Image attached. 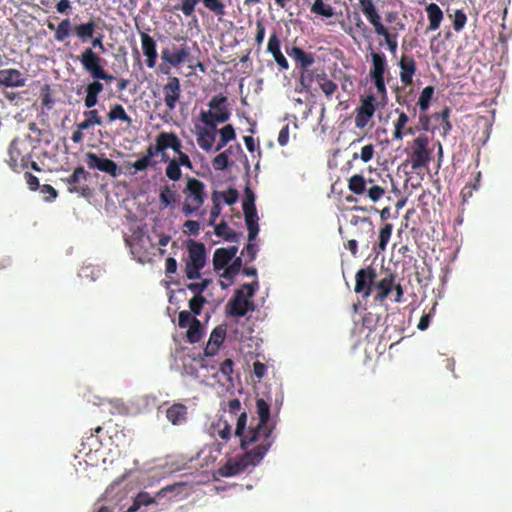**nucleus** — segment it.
<instances>
[{"mask_svg":"<svg viewBox=\"0 0 512 512\" xmlns=\"http://www.w3.org/2000/svg\"><path fill=\"white\" fill-rule=\"evenodd\" d=\"M256 413L259 421L255 425L250 424L247 427L248 416L245 410L237 419L234 436L239 437L240 446L244 450L253 444L266 445L267 443L270 449L275 443V425L270 422V404L263 398H258Z\"/></svg>","mask_w":512,"mask_h":512,"instance_id":"1","label":"nucleus"},{"mask_svg":"<svg viewBox=\"0 0 512 512\" xmlns=\"http://www.w3.org/2000/svg\"><path fill=\"white\" fill-rule=\"evenodd\" d=\"M255 446L246 451L243 455L230 458L218 469V474L222 477H233L245 472L249 467H254L261 462L269 451V444Z\"/></svg>","mask_w":512,"mask_h":512,"instance_id":"2","label":"nucleus"},{"mask_svg":"<svg viewBox=\"0 0 512 512\" xmlns=\"http://www.w3.org/2000/svg\"><path fill=\"white\" fill-rule=\"evenodd\" d=\"M183 194L185 199L182 205V212L185 216H190L198 212L205 203L207 199L206 185L199 179L186 177Z\"/></svg>","mask_w":512,"mask_h":512,"instance_id":"3","label":"nucleus"},{"mask_svg":"<svg viewBox=\"0 0 512 512\" xmlns=\"http://www.w3.org/2000/svg\"><path fill=\"white\" fill-rule=\"evenodd\" d=\"M348 189L356 195L365 194L373 203L380 201L386 194L384 186L379 185L372 178H365L361 174H355L349 178Z\"/></svg>","mask_w":512,"mask_h":512,"instance_id":"4","label":"nucleus"},{"mask_svg":"<svg viewBox=\"0 0 512 512\" xmlns=\"http://www.w3.org/2000/svg\"><path fill=\"white\" fill-rule=\"evenodd\" d=\"M186 250H188L185 266L186 276L188 279H198L201 276V270L206 265V247L201 242L188 240Z\"/></svg>","mask_w":512,"mask_h":512,"instance_id":"5","label":"nucleus"},{"mask_svg":"<svg viewBox=\"0 0 512 512\" xmlns=\"http://www.w3.org/2000/svg\"><path fill=\"white\" fill-rule=\"evenodd\" d=\"M116 77L113 74L108 73L103 67L93 78V81L88 83L85 87L80 86L77 88L76 93L81 94L84 89L86 96L84 98V105L87 109H91L98 103V96L103 92V84L101 81L110 83L116 81Z\"/></svg>","mask_w":512,"mask_h":512,"instance_id":"6","label":"nucleus"},{"mask_svg":"<svg viewBox=\"0 0 512 512\" xmlns=\"http://www.w3.org/2000/svg\"><path fill=\"white\" fill-rule=\"evenodd\" d=\"M227 97L225 96H214L209 102V111H202L200 114V120L205 125H213L214 123H224L229 120L231 113L229 112L227 105Z\"/></svg>","mask_w":512,"mask_h":512,"instance_id":"7","label":"nucleus"},{"mask_svg":"<svg viewBox=\"0 0 512 512\" xmlns=\"http://www.w3.org/2000/svg\"><path fill=\"white\" fill-rule=\"evenodd\" d=\"M429 138L420 134L415 138L411 146L410 162L413 171L423 169L432 159V150L429 149Z\"/></svg>","mask_w":512,"mask_h":512,"instance_id":"8","label":"nucleus"},{"mask_svg":"<svg viewBox=\"0 0 512 512\" xmlns=\"http://www.w3.org/2000/svg\"><path fill=\"white\" fill-rule=\"evenodd\" d=\"M89 173L85 171L83 166H77L74 172L67 178L62 179L68 185L70 193H77L81 196L88 197L92 194L91 188L87 184L80 185L81 182L88 180Z\"/></svg>","mask_w":512,"mask_h":512,"instance_id":"9","label":"nucleus"},{"mask_svg":"<svg viewBox=\"0 0 512 512\" xmlns=\"http://www.w3.org/2000/svg\"><path fill=\"white\" fill-rule=\"evenodd\" d=\"M25 148V144L18 138H14L9 146L7 162L16 173H20L28 167L29 161L24 154Z\"/></svg>","mask_w":512,"mask_h":512,"instance_id":"10","label":"nucleus"},{"mask_svg":"<svg viewBox=\"0 0 512 512\" xmlns=\"http://www.w3.org/2000/svg\"><path fill=\"white\" fill-rule=\"evenodd\" d=\"M377 277V272L372 266H367L358 270L355 275V289L357 294H361L363 298L371 295L374 287V281Z\"/></svg>","mask_w":512,"mask_h":512,"instance_id":"11","label":"nucleus"},{"mask_svg":"<svg viewBox=\"0 0 512 512\" xmlns=\"http://www.w3.org/2000/svg\"><path fill=\"white\" fill-rule=\"evenodd\" d=\"M165 151L161 132L157 134L155 145H150L146 149L145 155L133 162L132 166L136 172L145 171L148 167L158 164L157 160L152 158Z\"/></svg>","mask_w":512,"mask_h":512,"instance_id":"12","label":"nucleus"},{"mask_svg":"<svg viewBox=\"0 0 512 512\" xmlns=\"http://www.w3.org/2000/svg\"><path fill=\"white\" fill-rule=\"evenodd\" d=\"M244 217H246V228L248 241H253L259 233L258 215L254 205V195L247 190L246 199L243 203Z\"/></svg>","mask_w":512,"mask_h":512,"instance_id":"13","label":"nucleus"},{"mask_svg":"<svg viewBox=\"0 0 512 512\" xmlns=\"http://www.w3.org/2000/svg\"><path fill=\"white\" fill-rule=\"evenodd\" d=\"M381 104L373 94L362 97V103L357 108L355 125L357 128H364L374 116L376 108Z\"/></svg>","mask_w":512,"mask_h":512,"instance_id":"14","label":"nucleus"},{"mask_svg":"<svg viewBox=\"0 0 512 512\" xmlns=\"http://www.w3.org/2000/svg\"><path fill=\"white\" fill-rule=\"evenodd\" d=\"M86 163L89 169H98L100 172L106 173L113 178L121 174L119 166L115 161L100 157L94 152L86 153Z\"/></svg>","mask_w":512,"mask_h":512,"instance_id":"15","label":"nucleus"},{"mask_svg":"<svg viewBox=\"0 0 512 512\" xmlns=\"http://www.w3.org/2000/svg\"><path fill=\"white\" fill-rule=\"evenodd\" d=\"M160 58L163 62L177 67L180 64L189 62V48L185 44L166 46L162 48Z\"/></svg>","mask_w":512,"mask_h":512,"instance_id":"16","label":"nucleus"},{"mask_svg":"<svg viewBox=\"0 0 512 512\" xmlns=\"http://www.w3.org/2000/svg\"><path fill=\"white\" fill-rule=\"evenodd\" d=\"M126 243L130 246L132 254L137 256V260L140 263L150 261V253L146 251V246L149 245L151 248H155V244L151 242L149 236L143 233H134L131 239H126Z\"/></svg>","mask_w":512,"mask_h":512,"instance_id":"17","label":"nucleus"},{"mask_svg":"<svg viewBox=\"0 0 512 512\" xmlns=\"http://www.w3.org/2000/svg\"><path fill=\"white\" fill-rule=\"evenodd\" d=\"M164 103L169 111L176 108L182 95L181 82L177 76H169L167 83L162 87Z\"/></svg>","mask_w":512,"mask_h":512,"instance_id":"18","label":"nucleus"},{"mask_svg":"<svg viewBox=\"0 0 512 512\" xmlns=\"http://www.w3.org/2000/svg\"><path fill=\"white\" fill-rule=\"evenodd\" d=\"M181 166H185L186 169H193V164L187 153L182 152L169 160L165 167V176L173 181L177 182L182 178Z\"/></svg>","mask_w":512,"mask_h":512,"instance_id":"19","label":"nucleus"},{"mask_svg":"<svg viewBox=\"0 0 512 512\" xmlns=\"http://www.w3.org/2000/svg\"><path fill=\"white\" fill-rule=\"evenodd\" d=\"M227 309L232 317H245L249 310L254 309V304L245 298L243 290H237L234 297L227 303Z\"/></svg>","mask_w":512,"mask_h":512,"instance_id":"20","label":"nucleus"},{"mask_svg":"<svg viewBox=\"0 0 512 512\" xmlns=\"http://www.w3.org/2000/svg\"><path fill=\"white\" fill-rule=\"evenodd\" d=\"M217 139V124L196 128V141L198 146L206 152L212 151Z\"/></svg>","mask_w":512,"mask_h":512,"instance_id":"21","label":"nucleus"},{"mask_svg":"<svg viewBox=\"0 0 512 512\" xmlns=\"http://www.w3.org/2000/svg\"><path fill=\"white\" fill-rule=\"evenodd\" d=\"M82 67L94 79L103 68V59L92 48H86L79 57Z\"/></svg>","mask_w":512,"mask_h":512,"instance_id":"22","label":"nucleus"},{"mask_svg":"<svg viewBox=\"0 0 512 512\" xmlns=\"http://www.w3.org/2000/svg\"><path fill=\"white\" fill-rule=\"evenodd\" d=\"M289 55L294 57L295 60L299 62L301 67L304 69L314 63V58L311 54L304 52L302 48H296V46L292 48V51ZM301 82L304 87L310 86V84L313 82L312 73L308 70H304L301 75Z\"/></svg>","mask_w":512,"mask_h":512,"instance_id":"23","label":"nucleus"},{"mask_svg":"<svg viewBox=\"0 0 512 512\" xmlns=\"http://www.w3.org/2000/svg\"><path fill=\"white\" fill-rule=\"evenodd\" d=\"M360 7H362V13L374 26L375 32H389L381 23L380 15L372 0H360Z\"/></svg>","mask_w":512,"mask_h":512,"instance_id":"24","label":"nucleus"},{"mask_svg":"<svg viewBox=\"0 0 512 512\" xmlns=\"http://www.w3.org/2000/svg\"><path fill=\"white\" fill-rule=\"evenodd\" d=\"M400 81L404 86L413 84V76L417 70L416 61L409 56H403L399 62Z\"/></svg>","mask_w":512,"mask_h":512,"instance_id":"25","label":"nucleus"},{"mask_svg":"<svg viewBox=\"0 0 512 512\" xmlns=\"http://www.w3.org/2000/svg\"><path fill=\"white\" fill-rule=\"evenodd\" d=\"M226 337V329L223 326L216 327L208 340V343L205 347L204 354L205 356H214L218 351Z\"/></svg>","mask_w":512,"mask_h":512,"instance_id":"26","label":"nucleus"},{"mask_svg":"<svg viewBox=\"0 0 512 512\" xmlns=\"http://www.w3.org/2000/svg\"><path fill=\"white\" fill-rule=\"evenodd\" d=\"M166 419L173 425H183L187 422V408L185 404L176 402L165 412Z\"/></svg>","mask_w":512,"mask_h":512,"instance_id":"27","label":"nucleus"},{"mask_svg":"<svg viewBox=\"0 0 512 512\" xmlns=\"http://www.w3.org/2000/svg\"><path fill=\"white\" fill-rule=\"evenodd\" d=\"M394 279V275L390 273L383 279L374 283L373 290L376 291L374 296L375 301L382 303L388 298L389 293L393 289Z\"/></svg>","mask_w":512,"mask_h":512,"instance_id":"28","label":"nucleus"},{"mask_svg":"<svg viewBox=\"0 0 512 512\" xmlns=\"http://www.w3.org/2000/svg\"><path fill=\"white\" fill-rule=\"evenodd\" d=\"M22 73L17 69L0 70V85L5 87H21L24 85Z\"/></svg>","mask_w":512,"mask_h":512,"instance_id":"29","label":"nucleus"},{"mask_svg":"<svg viewBox=\"0 0 512 512\" xmlns=\"http://www.w3.org/2000/svg\"><path fill=\"white\" fill-rule=\"evenodd\" d=\"M142 50L146 57V65L153 68L157 62L156 42L149 34H141Z\"/></svg>","mask_w":512,"mask_h":512,"instance_id":"30","label":"nucleus"},{"mask_svg":"<svg viewBox=\"0 0 512 512\" xmlns=\"http://www.w3.org/2000/svg\"><path fill=\"white\" fill-rule=\"evenodd\" d=\"M178 193L175 189V184L169 185L165 184L160 188V194H158V199L160 200V205L164 208L170 207L174 208L178 203Z\"/></svg>","mask_w":512,"mask_h":512,"instance_id":"31","label":"nucleus"},{"mask_svg":"<svg viewBox=\"0 0 512 512\" xmlns=\"http://www.w3.org/2000/svg\"><path fill=\"white\" fill-rule=\"evenodd\" d=\"M371 58L372 67L369 72L371 79H380V77H384L387 68L385 55L373 52L371 53Z\"/></svg>","mask_w":512,"mask_h":512,"instance_id":"32","label":"nucleus"},{"mask_svg":"<svg viewBox=\"0 0 512 512\" xmlns=\"http://www.w3.org/2000/svg\"><path fill=\"white\" fill-rule=\"evenodd\" d=\"M407 86L400 88L396 92V101L399 105L406 106L408 111H411L415 116L417 114L416 105H413L415 94L413 89L407 90Z\"/></svg>","mask_w":512,"mask_h":512,"instance_id":"33","label":"nucleus"},{"mask_svg":"<svg viewBox=\"0 0 512 512\" xmlns=\"http://www.w3.org/2000/svg\"><path fill=\"white\" fill-rule=\"evenodd\" d=\"M427 18L429 21V29H439L441 22L443 21V11L436 3H430L425 7Z\"/></svg>","mask_w":512,"mask_h":512,"instance_id":"34","label":"nucleus"},{"mask_svg":"<svg viewBox=\"0 0 512 512\" xmlns=\"http://www.w3.org/2000/svg\"><path fill=\"white\" fill-rule=\"evenodd\" d=\"M446 14H448L454 30L459 31L465 26L467 21V14L463 8L448 6L446 8Z\"/></svg>","mask_w":512,"mask_h":512,"instance_id":"35","label":"nucleus"},{"mask_svg":"<svg viewBox=\"0 0 512 512\" xmlns=\"http://www.w3.org/2000/svg\"><path fill=\"white\" fill-rule=\"evenodd\" d=\"M394 112L398 115V118L393 123L394 129L392 132V139L395 141H401L404 137V129L409 122V116L405 112L399 110V108H395Z\"/></svg>","mask_w":512,"mask_h":512,"instance_id":"36","label":"nucleus"},{"mask_svg":"<svg viewBox=\"0 0 512 512\" xmlns=\"http://www.w3.org/2000/svg\"><path fill=\"white\" fill-rule=\"evenodd\" d=\"M161 134H162V139H163V144H164L165 151L167 149H171L177 155L183 152V150H182V148H183L182 141L179 139V136L176 133L162 131Z\"/></svg>","mask_w":512,"mask_h":512,"instance_id":"37","label":"nucleus"},{"mask_svg":"<svg viewBox=\"0 0 512 512\" xmlns=\"http://www.w3.org/2000/svg\"><path fill=\"white\" fill-rule=\"evenodd\" d=\"M220 411L228 414L231 417V419L236 418L237 420L239 418V415L243 412L242 403L237 398L222 401L220 403Z\"/></svg>","mask_w":512,"mask_h":512,"instance_id":"38","label":"nucleus"},{"mask_svg":"<svg viewBox=\"0 0 512 512\" xmlns=\"http://www.w3.org/2000/svg\"><path fill=\"white\" fill-rule=\"evenodd\" d=\"M316 81L328 99H332L333 95L337 91V85L335 82L329 80L326 73H320L316 75Z\"/></svg>","mask_w":512,"mask_h":512,"instance_id":"39","label":"nucleus"},{"mask_svg":"<svg viewBox=\"0 0 512 512\" xmlns=\"http://www.w3.org/2000/svg\"><path fill=\"white\" fill-rule=\"evenodd\" d=\"M392 230H393V225L389 222H385L381 226V229L379 231L378 242H377L376 246L374 247V249L377 252L385 251V249L389 243V240L391 239Z\"/></svg>","mask_w":512,"mask_h":512,"instance_id":"40","label":"nucleus"},{"mask_svg":"<svg viewBox=\"0 0 512 512\" xmlns=\"http://www.w3.org/2000/svg\"><path fill=\"white\" fill-rule=\"evenodd\" d=\"M107 119L109 122L120 120L122 122L127 123L128 125H131V123L133 122V120L129 117V115L125 111L124 106L119 103L114 104L110 108V111L107 114Z\"/></svg>","mask_w":512,"mask_h":512,"instance_id":"41","label":"nucleus"},{"mask_svg":"<svg viewBox=\"0 0 512 512\" xmlns=\"http://www.w3.org/2000/svg\"><path fill=\"white\" fill-rule=\"evenodd\" d=\"M85 120L78 124L80 129L87 130L94 125H102L103 119L100 117L99 112L93 108H88V111L84 112Z\"/></svg>","mask_w":512,"mask_h":512,"instance_id":"42","label":"nucleus"},{"mask_svg":"<svg viewBox=\"0 0 512 512\" xmlns=\"http://www.w3.org/2000/svg\"><path fill=\"white\" fill-rule=\"evenodd\" d=\"M155 502L149 492L141 491L134 498L130 508L125 512H136L142 506H149Z\"/></svg>","mask_w":512,"mask_h":512,"instance_id":"43","label":"nucleus"},{"mask_svg":"<svg viewBox=\"0 0 512 512\" xmlns=\"http://www.w3.org/2000/svg\"><path fill=\"white\" fill-rule=\"evenodd\" d=\"M203 334L204 329L201 322L198 319H193L192 324L188 326V331H186V340L189 343H196L202 339Z\"/></svg>","mask_w":512,"mask_h":512,"instance_id":"44","label":"nucleus"},{"mask_svg":"<svg viewBox=\"0 0 512 512\" xmlns=\"http://www.w3.org/2000/svg\"><path fill=\"white\" fill-rule=\"evenodd\" d=\"M213 428L221 440L225 442L230 440L232 428L227 419H223L221 416L213 425Z\"/></svg>","mask_w":512,"mask_h":512,"instance_id":"45","label":"nucleus"},{"mask_svg":"<svg viewBox=\"0 0 512 512\" xmlns=\"http://www.w3.org/2000/svg\"><path fill=\"white\" fill-rule=\"evenodd\" d=\"M216 236L224 238L226 241L236 242L238 235L231 230L225 221L218 223L215 227Z\"/></svg>","mask_w":512,"mask_h":512,"instance_id":"46","label":"nucleus"},{"mask_svg":"<svg viewBox=\"0 0 512 512\" xmlns=\"http://www.w3.org/2000/svg\"><path fill=\"white\" fill-rule=\"evenodd\" d=\"M310 10L312 13L325 17H332L335 14L333 6L326 3L324 0H314Z\"/></svg>","mask_w":512,"mask_h":512,"instance_id":"47","label":"nucleus"},{"mask_svg":"<svg viewBox=\"0 0 512 512\" xmlns=\"http://www.w3.org/2000/svg\"><path fill=\"white\" fill-rule=\"evenodd\" d=\"M230 262L231 260L229 259V256L224 247L218 248L215 251L213 256V265L216 271L225 268Z\"/></svg>","mask_w":512,"mask_h":512,"instance_id":"48","label":"nucleus"},{"mask_svg":"<svg viewBox=\"0 0 512 512\" xmlns=\"http://www.w3.org/2000/svg\"><path fill=\"white\" fill-rule=\"evenodd\" d=\"M434 94V87L427 86L425 87L421 93L420 97H418L417 105L420 108V111L426 112L429 109L430 101Z\"/></svg>","mask_w":512,"mask_h":512,"instance_id":"49","label":"nucleus"},{"mask_svg":"<svg viewBox=\"0 0 512 512\" xmlns=\"http://www.w3.org/2000/svg\"><path fill=\"white\" fill-rule=\"evenodd\" d=\"M201 2L210 12L218 16L219 19H221L226 13L225 5L221 0H201Z\"/></svg>","mask_w":512,"mask_h":512,"instance_id":"50","label":"nucleus"},{"mask_svg":"<svg viewBox=\"0 0 512 512\" xmlns=\"http://www.w3.org/2000/svg\"><path fill=\"white\" fill-rule=\"evenodd\" d=\"M212 202L213 206L210 210V219L208 221V225H214L218 216L221 213V204H220V193L219 191H214L212 193Z\"/></svg>","mask_w":512,"mask_h":512,"instance_id":"51","label":"nucleus"},{"mask_svg":"<svg viewBox=\"0 0 512 512\" xmlns=\"http://www.w3.org/2000/svg\"><path fill=\"white\" fill-rule=\"evenodd\" d=\"M242 266H243L242 259L236 258L230 265H227L225 268H223L224 271L221 274V276L226 279H232L235 275H237L242 270Z\"/></svg>","mask_w":512,"mask_h":512,"instance_id":"52","label":"nucleus"},{"mask_svg":"<svg viewBox=\"0 0 512 512\" xmlns=\"http://www.w3.org/2000/svg\"><path fill=\"white\" fill-rule=\"evenodd\" d=\"M201 2V0H182L180 4L174 6V9L181 11L185 16H193L195 6Z\"/></svg>","mask_w":512,"mask_h":512,"instance_id":"53","label":"nucleus"},{"mask_svg":"<svg viewBox=\"0 0 512 512\" xmlns=\"http://www.w3.org/2000/svg\"><path fill=\"white\" fill-rule=\"evenodd\" d=\"M212 282L209 278H204L200 282H191L187 284V289L191 291L194 296H203L202 293L209 287Z\"/></svg>","mask_w":512,"mask_h":512,"instance_id":"54","label":"nucleus"},{"mask_svg":"<svg viewBox=\"0 0 512 512\" xmlns=\"http://www.w3.org/2000/svg\"><path fill=\"white\" fill-rule=\"evenodd\" d=\"M220 201L221 199L227 205L235 204L239 199V192L235 188H228L226 191L220 192Z\"/></svg>","mask_w":512,"mask_h":512,"instance_id":"55","label":"nucleus"},{"mask_svg":"<svg viewBox=\"0 0 512 512\" xmlns=\"http://www.w3.org/2000/svg\"><path fill=\"white\" fill-rule=\"evenodd\" d=\"M355 211H362V212H368V211H374L380 213V218L383 222H386L388 219L393 218V214L391 213L390 207H385L382 210H378L377 208L371 206L370 208L362 207V206H356L353 208Z\"/></svg>","mask_w":512,"mask_h":512,"instance_id":"56","label":"nucleus"},{"mask_svg":"<svg viewBox=\"0 0 512 512\" xmlns=\"http://www.w3.org/2000/svg\"><path fill=\"white\" fill-rule=\"evenodd\" d=\"M205 303H206V299L204 296H193L189 300L188 306H189L190 311L194 315H199L201 313L202 308Z\"/></svg>","mask_w":512,"mask_h":512,"instance_id":"57","label":"nucleus"},{"mask_svg":"<svg viewBox=\"0 0 512 512\" xmlns=\"http://www.w3.org/2000/svg\"><path fill=\"white\" fill-rule=\"evenodd\" d=\"M233 366L234 363L231 359H225L223 362L220 363L218 371L222 373L224 376L225 381L229 382L231 381V375L233 373Z\"/></svg>","mask_w":512,"mask_h":512,"instance_id":"58","label":"nucleus"},{"mask_svg":"<svg viewBox=\"0 0 512 512\" xmlns=\"http://www.w3.org/2000/svg\"><path fill=\"white\" fill-rule=\"evenodd\" d=\"M372 81L374 82L378 94L381 96L380 103L384 104L387 99V88L384 78H374Z\"/></svg>","mask_w":512,"mask_h":512,"instance_id":"59","label":"nucleus"},{"mask_svg":"<svg viewBox=\"0 0 512 512\" xmlns=\"http://www.w3.org/2000/svg\"><path fill=\"white\" fill-rule=\"evenodd\" d=\"M213 166L216 171H223V169H226L229 166V160L227 159L226 153H219L214 159H213Z\"/></svg>","mask_w":512,"mask_h":512,"instance_id":"60","label":"nucleus"},{"mask_svg":"<svg viewBox=\"0 0 512 512\" xmlns=\"http://www.w3.org/2000/svg\"><path fill=\"white\" fill-rule=\"evenodd\" d=\"M193 319H196L195 316H191L188 310H182L178 315V325L180 328H187L192 324Z\"/></svg>","mask_w":512,"mask_h":512,"instance_id":"61","label":"nucleus"},{"mask_svg":"<svg viewBox=\"0 0 512 512\" xmlns=\"http://www.w3.org/2000/svg\"><path fill=\"white\" fill-rule=\"evenodd\" d=\"M219 135L229 143L236 139V132L231 124H227L218 130Z\"/></svg>","mask_w":512,"mask_h":512,"instance_id":"62","label":"nucleus"},{"mask_svg":"<svg viewBox=\"0 0 512 512\" xmlns=\"http://www.w3.org/2000/svg\"><path fill=\"white\" fill-rule=\"evenodd\" d=\"M258 287V280L255 279L251 283H244L241 290L244 291V296H246V299L250 300V298H252L255 292L258 290Z\"/></svg>","mask_w":512,"mask_h":512,"instance_id":"63","label":"nucleus"},{"mask_svg":"<svg viewBox=\"0 0 512 512\" xmlns=\"http://www.w3.org/2000/svg\"><path fill=\"white\" fill-rule=\"evenodd\" d=\"M374 146L372 144H368L364 147H362V150H360V158L363 162H368L374 157Z\"/></svg>","mask_w":512,"mask_h":512,"instance_id":"64","label":"nucleus"}]
</instances>
